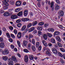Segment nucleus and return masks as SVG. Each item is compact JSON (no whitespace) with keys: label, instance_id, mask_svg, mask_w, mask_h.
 <instances>
[{"label":"nucleus","instance_id":"nucleus-1","mask_svg":"<svg viewBox=\"0 0 65 65\" xmlns=\"http://www.w3.org/2000/svg\"><path fill=\"white\" fill-rule=\"evenodd\" d=\"M9 2V0H4L3 1V4L6 5L4 7V9L5 10L8 9V6H9V4L7 2Z\"/></svg>","mask_w":65,"mask_h":65},{"label":"nucleus","instance_id":"nucleus-2","mask_svg":"<svg viewBox=\"0 0 65 65\" xmlns=\"http://www.w3.org/2000/svg\"><path fill=\"white\" fill-rule=\"evenodd\" d=\"M2 53L4 55H7L9 54V51L7 49H5L4 51L2 52Z\"/></svg>","mask_w":65,"mask_h":65},{"label":"nucleus","instance_id":"nucleus-3","mask_svg":"<svg viewBox=\"0 0 65 65\" xmlns=\"http://www.w3.org/2000/svg\"><path fill=\"white\" fill-rule=\"evenodd\" d=\"M8 61L9 62L8 65H13V61L12 59L11 58H9L8 59Z\"/></svg>","mask_w":65,"mask_h":65},{"label":"nucleus","instance_id":"nucleus-4","mask_svg":"<svg viewBox=\"0 0 65 65\" xmlns=\"http://www.w3.org/2000/svg\"><path fill=\"white\" fill-rule=\"evenodd\" d=\"M27 43L28 42L27 41H26L25 40H24L23 41L22 46L24 47H25V46H27Z\"/></svg>","mask_w":65,"mask_h":65},{"label":"nucleus","instance_id":"nucleus-5","mask_svg":"<svg viewBox=\"0 0 65 65\" xmlns=\"http://www.w3.org/2000/svg\"><path fill=\"white\" fill-rule=\"evenodd\" d=\"M22 4V2L21 1H18L16 3L15 5L17 6H19Z\"/></svg>","mask_w":65,"mask_h":65},{"label":"nucleus","instance_id":"nucleus-6","mask_svg":"<svg viewBox=\"0 0 65 65\" xmlns=\"http://www.w3.org/2000/svg\"><path fill=\"white\" fill-rule=\"evenodd\" d=\"M59 15L60 16H61V17L63 16V15H64V12L62 10H60L59 11Z\"/></svg>","mask_w":65,"mask_h":65},{"label":"nucleus","instance_id":"nucleus-7","mask_svg":"<svg viewBox=\"0 0 65 65\" xmlns=\"http://www.w3.org/2000/svg\"><path fill=\"white\" fill-rule=\"evenodd\" d=\"M12 61H13L14 62H15V63H17V62H18V61H17V59H16V58L14 56H12Z\"/></svg>","mask_w":65,"mask_h":65},{"label":"nucleus","instance_id":"nucleus-8","mask_svg":"<svg viewBox=\"0 0 65 65\" xmlns=\"http://www.w3.org/2000/svg\"><path fill=\"white\" fill-rule=\"evenodd\" d=\"M52 50L53 53H54L55 54H57V53H58V51H57V50H56V49L54 48H52Z\"/></svg>","mask_w":65,"mask_h":65},{"label":"nucleus","instance_id":"nucleus-9","mask_svg":"<svg viewBox=\"0 0 65 65\" xmlns=\"http://www.w3.org/2000/svg\"><path fill=\"white\" fill-rule=\"evenodd\" d=\"M51 7L52 8V11H53L54 10L55 7H54V2H52L51 3Z\"/></svg>","mask_w":65,"mask_h":65},{"label":"nucleus","instance_id":"nucleus-10","mask_svg":"<svg viewBox=\"0 0 65 65\" xmlns=\"http://www.w3.org/2000/svg\"><path fill=\"white\" fill-rule=\"evenodd\" d=\"M4 43L3 42H2L0 43V47L1 48H3L5 46Z\"/></svg>","mask_w":65,"mask_h":65},{"label":"nucleus","instance_id":"nucleus-11","mask_svg":"<svg viewBox=\"0 0 65 65\" xmlns=\"http://www.w3.org/2000/svg\"><path fill=\"white\" fill-rule=\"evenodd\" d=\"M11 18L12 19H15L18 18V16L15 15H13L11 16Z\"/></svg>","mask_w":65,"mask_h":65},{"label":"nucleus","instance_id":"nucleus-12","mask_svg":"<svg viewBox=\"0 0 65 65\" xmlns=\"http://www.w3.org/2000/svg\"><path fill=\"white\" fill-rule=\"evenodd\" d=\"M35 29V28L34 27H31L28 30V31L29 32H32L33 31L34 29Z\"/></svg>","mask_w":65,"mask_h":65},{"label":"nucleus","instance_id":"nucleus-13","mask_svg":"<svg viewBox=\"0 0 65 65\" xmlns=\"http://www.w3.org/2000/svg\"><path fill=\"white\" fill-rule=\"evenodd\" d=\"M17 15L19 17H22L23 16V11H21L19 12L17 14Z\"/></svg>","mask_w":65,"mask_h":65},{"label":"nucleus","instance_id":"nucleus-14","mask_svg":"<svg viewBox=\"0 0 65 65\" xmlns=\"http://www.w3.org/2000/svg\"><path fill=\"white\" fill-rule=\"evenodd\" d=\"M24 60L25 62H27L28 61V57L27 55L25 56L24 58Z\"/></svg>","mask_w":65,"mask_h":65},{"label":"nucleus","instance_id":"nucleus-15","mask_svg":"<svg viewBox=\"0 0 65 65\" xmlns=\"http://www.w3.org/2000/svg\"><path fill=\"white\" fill-rule=\"evenodd\" d=\"M42 42L43 44L45 46H47V43L46 42L44 41V40H43L42 41Z\"/></svg>","mask_w":65,"mask_h":65},{"label":"nucleus","instance_id":"nucleus-16","mask_svg":"<svg viewBox=\"0 0 65 65\" xmlns=\"http://www.w3.org/2000/svg\"><path fill=\"white\" fill-rule=\"evenodd\" d=\"M59 8H60V6L57 5H56L55 7V10H58L59 9Z\"/></svg>","mask_w":65,"mask_h":65},{"label":"nucleus","instance_id":"nucleus-17","mask_svg":"<svg viewBox=\"0 0 65 65\" xmlns=\"http://www.w3.org/2000/svg\"><path fill=\"white\" fill-rule=\"evenodd\" d=\"M9 13L8 12H5L4 14V16H5V17H7L9 16Z\"/></svg>","mask_w":65,"mask_h":65},{"label":"nucleus","instance_id":"nucleus-18","mask_svg":"<svg viewBox=\"0 0 65 65\" xmlns=\"http://www.w3.org/2000/svg\"><path fill=\"white\" fill-rule=\"evenodd\" d=\"M21 20L23 22H25V21H29V19L28 18H23L21 19Z\"/></svg>","mask_w":65,"mask_h":65},{"label":"nucleus","instance_id":"nucleus-19","mask_svg":"<svg viewBox=\"0 0 65 65\" xmlns=\"http://www.w3.org/2000/svg\"><path fill=\"white\" fill-rule=\"evenodd\" d=\"M60 33L58 31H55L54 33V35H59Z\"/></svg>","mask_w":65,"mask_h":65},{"label":"nucleus","instance_id":"nucleus-20","mask_svg":"<svg viewBox=\"0 0 65 65\" xmlns=\"http://www.w3.org/2000/svg\"><path fill=\"white\" fill-rule=\"evenodd\" d=\"M21 33L20 32H18L17 34V37L18 38H21Z\"/></svg>","mask_w":65,"mask_h":65},{"label":"nucleus","instance_id":"nucleus-21","mask_svg":"<svg viewBox=\"0 0 65 65\" xmlns=\"http://www.w3.org/2000/svg\"><path fill=\"white\" fill-rule=\"evenodd\" d=\"M29 59L31 60H33L34 59V58L33 57V56L32 55H30L29 56Z\"/></svg>","mask_w":65,"mask_h":65},{"label":"nucleus","instance_id":"nucleus-22","mask_svg":"<svg viewBox=\"0 0 65 65\" xmlns=\"http://www.w3.org/2000/svg\"><path fill=\"white\" fill-rule=\"evenodd\" d=\"M2 59L4 61H7L8 59V57L7 56H4L2 57Z\"/></svg>","mask_w":65,"mask_h":65},{"label":"nucleus","instance_id":"nucleus-23","mask_svg":"<svg viewBox=\"0 0 65 65\" xmlns=\"http://www.w3.org/2000/svg\"><path fill=\"white\" fill-rule=\"evenodd\" d=\"M43 37L45 40H47V36L46 34H44L43 35Z\"/></svg>","mask_w":65,"mask_h":65},{"label":"nucleus","instance_id":"nucleus-24","mask_svg":"<svg viewBox=\"0 0 65 65\" xmlns=\"http://www.w3.org/2000/svg\"><path fill=\"white\" fill-rule=\"evenodd\" d=\"M51 42H52V43H55L56 42V41H55V39L52 38L51 39Z\"/></svg>","mask_w":65,"mask_h":65},{"label":"nucleus","instance_id":"nucleus-25","mask_svg":"<svg viewBox=\"0 0 65 65\" xmlns=\"http://www.w3.org/2000/svg\"><path fill=\"white\" fill-rule=\"evenodd\" d=\"M31 44L29 43L27 45V48L28 50H30V48L31 47Z\"/></svg>","mask_w":65,"mask_h":65},{"label":"nucleus","instance_id":"nucleus-26","mask_svg":"<svg viewBox=\"0 0 65 65\" xmlns=\"http://www.w3.org/2000/svg\"><path fill=\"white\" fill-rule=\"evenodd\" d=\"M21 10V9L20 8H18L17 9H16L15 10V11L16 12H19Z\"/></svg>","mask_w":65,"mask_h":65},{"label":"nucleus","instance_id":"nucleus-27","mask_svg":"<svg viewBox=\"0 0 65 65\" xmlns=\"http://www.w3.org/2000/svg\"><path fill=\"white\" fill-rule=\"evenodd\" d=\"M37 24V22L36 21L32 23V25L33 26H35Z\"/></svg>","mask_w":65,"mask_h":65},{"label":"nucleus","instance_id":"nucleus-28","mask_svg":"<svg viewBox=\"0 0 65 65\" xmlns=\"http://www.w3.org/2000/svg\"><path fill=\"white\" fill-rule=\"evenodd\" d=\"M26 25H24V26L22 28H21V30L22 31H24V30H25V29H26Z\"/></svg>","mask_w":65,"mask_h":65},{"label":"nucleus","instance_id":"nucleus-29","mask_svg":"<svg viewBox=\"0 0 65 65\" xmlns=\"http://www.w3.org/2000/svg\"><path fill=\"white\" fill-rule=\"evenodd\" d=\"M32 48L33 51H35L36 50V48L33 45L31 46Z\"/></svg>","mask_w":65,"mask_h":65},{"label":"nucleus","instance_id":"nucleus-30","mask_svg":"<svg viewBox=\"0 0 65 65\" xmlns=\"http://www.w3.org/2000/svg\"><path fill=\"white\" fill-rule=\"evenodd\" d=\"M50 52L47 51L46 52V54L47 55H48V56H51V53H50Z\"/></svg>","mask_w":65,"mask_h":65},{"label":"nucleus","instance_id":"nucleus-31","mask_svg":"<svg viewBox=\"0 0 65 65\" xmlns=\"http://www.w3.org/2000/svg\"><path fill=\"white\" fill-rule=\"evenodd\" d=\"M60 61L61 63H62V64H63V63H64V60H63V59H62L60 58Z\"/></svg>","mask_w":65,"mask_h":65},{"label":"nucleus","instance_id":"nucleus-32","mask_svg":"<svg viewBox=\"0 0 65 65\" xmlns=\"http://www.w3.org/2000/svg\"><path fill=\"white\" fill-rule=\"evenodd\" d=\"M17 43H18V45L20 47H21V43H20V42L19 41H17Z\"/></svg>","mask_w":65,"mask_h":65},{"label":"nucleus","instance_id":"nucleus-33","mask_svg":"<svg viewBox=\"0 0 65 65\" xmlns=\"http://www.w3.org/2000/svg\"><path fill=\"white\" fill-rule=\"evenodd\" d=\"M44 24V23L41 22H40L39 23L38 25H39V26H41L42 25H43Z\"/></svg>","mask_w":65,"mask_h":65},{"label":"nucleus","instance_id":"nucleus-34","mask_svg":"<svg viewBox=\"0 0 65 65\" xmlns=\"http://www.w3.org/2000/svg\"><path fill=\"white\" fill-rule=\"evenodd\" d=\"M31 26H32V24L31 23H29L27 25V28H30Z\"/></svg>","mask_w":65,"mask_h":65},{"label":"nucleus","instance_id":"nucleus-35","mask_svg":"<svg viewBox=\"0 0 65 65\" xmlns=\"http://www.w3.org/2000/svg\"><path fill=\"white\" fill-rule=\"evenodd\" d=\"M47 36H48V37H52V36H53L52 34L50 33H47Z\"/></svg>","mask_w":65,"mask_h":65},{"label":"nucleus","instance_id":"nucleus-36","mask_svg":"<svg viewBox=\"0 0 65 65\" xmlns=\"http://www.w3.org/2000/svg\"><path fill=\"white\" fill-rule=\"evenodd\" d=\"M37 29L38 30H40V31H41V30H42V28L40 26H38V27Z\"/></svg>","mask_w":65,"mask_h":65},{"label":"nucleus","instance_id":"nucleus-37","mask_svg":"<svg viewBox=\"0 0 65 65\" xmlns=\"http://www.w3.org/2000/svg\"><path fill=\"white\" fill-rule=\"evenodd\" d=\"M33 35H32L29 34V39H30V38H32V37H33Z\"/></svg>","mask_w":65,"mask_h":65},{"label":"nucleus","instance_id":"nucleus-38","mask_svg":"<svg viewBox=\"0 0 65 65\" xmlns=\"http://www.w3.org/2000/svg\"><path fill=\"white\" fill-rule=\"evenodd\" d=\"M42 34V32L40 31H39L38 32V34L39 36H40Z\"/></svg>","mask_w":65,"mask_h":65},{"label":"nucleus","instance_id":"nucleus-39","mask_svg":"<svg viewBox=\"0 0 65 65\" xmlns=\"http://www.w3.org/2000/svg\"><path fill=\"white\" fill-rule=\"evenodd\" d=\"M39 43L38 42H37L36 45V47H38L39 46Z\"/></svg>","mask_w":65,"mask_h":65},{"label":"nucleus","instance_id":"nucleus-40","mask_svg":"<svg viewBox=\"0 0 65 65\" xmlns=\"http://www.w3.org/2000/svg\"><path fill=\"white\" fill-rule=\"evenodd\" d=\"M24 52L25 53H28L29 52V51L27 49H24L23 50Z\"/></svg>","mask_w":65,"mask_h":65},{"label":"nucleus","instance_id":"nucleus-41","mask_svg":"<svg viewBox=\"0 0 65 65\" xmlns=\"http://www.w3.org/2000/svg\"><path fill=\"white\" fill-rule=\"evenodd\" d=\"M58 54H59V56H60L61 57H63V55L60 52H59Z\"/></svg>","mask_w":65,"mask_h":65},{"label":"nucleus","instance_id":"nucleus-42","mask_svg":"<svg viewBox=\"0 0 65 65\" xmlns=\"http://www.w3.org/2000/svg\"><path fill=\"white\" fill-rule=\"evenodd\" d=\"M17 26L18 27H20L22 26V24L21 23H19L17 25Z\"/></svg>","mask_w":65,"mask_h":65},{"label":"nucleus","instance_id":"nucleus-43","mask_svg":"<svg viewBox=\"0 0 65 65\" xmlns=\"http://www.w3.org/2000/svg\"><path fill=\"white\" fill-rule=\"evenodd\" d=\"M11 37H12V38H14H14H15V36H14V35L12 34H11Z\"/></svg>","mask_w":65,"mask_h":65},{"label":"nucleus","instance_id":"nucleus-44","mask_svg":"<svg viewBox=\"0 0 65 65\" xmlns=\"http://www.w3.org/2000/svg\"><path fill=\"white\" fill-rule=\"evenodd\" d=\"M6 35L8 38H10V35H9V34L8 33H7L6 34Z\"/></svg>","mask_w":65,"mask_h":65},{"label":"nucleus","instance_id":"nucleus-45","mask_svg":"<svg viewBox=\"0 0 65 65\" xmlns=\"http://www.w3.org/2000/svg\"><path fill=\"white\" fill-rule=\"evenodd\" d=\"M35 40L34 39H32V43L33 44H34V45H35Z\"/></svg>","mask_w":65,"mask_h":65},{"label":"nucleus","instance_id":"nucleus-46","mask_svg":"<svg viewBox=\"0 0 65 65\" xmlns=\"http://www.w3.org/2000/svg\"><path fill=\"white\" fill-rule=\"evenodd\" d=\"M14 48V45H13L12 44H11V48H12V49H13Z\"/></svg>","mask_w":65,"mask_h":65},{"label":"nucleus","instance_id":"nucleus-47","mask_svg":"<svg viewBox=\"0 0 65 65\" xmlns=\"http://www.w3.org/2000/svg\"><path fill=\"white\" fill-rule=\"evenodd\" d=\"M21 21V20H20L18 19L17 20L16 22L17 23H20Z\"/></svg>","mask_w":65,"mask_h":65},{"label":"nucleus","instance_id":"nucleus-48","mask_svg":"<svg viewBox=\"0 0 65 65\" xmlns=\"http://www.w3.org/2000/svg\"><path fill=\"white\" fill-rule=\"evenodd\" d=\"M9 41L11 42H13V40L11 38L9 39Z\"/></svg>","mask_w":65,"mask_h":65},{"label":"nucleus","instance_id":"nucleus-49","mask_svg":"<svg viewBox=\"0 0 65 65\" xmlns=\"http://www.w3.org/2000/svg\"><path fill=\"white\" fill-rule=\"evenodd\" d=\"M14 32L15 34H17L18 33V32H17V30H14Z\"/></svg>","mask_w":65,"mask_h":65},{"label":"nucleus","instance_id":"nucleus-50","mask_svg":"<svg viewBox=\"0 0 65 65\" xmlns=\"http://www.w3.org/2000/svg\"><path fill=\"white\" fill-rule=\"evenodd\" d=\"M56 1L57 3H58V4H60V1H59L58 0H56Z\"/></svg>","mask_w":65,"mask_h":65},{"label":"nucleus","instance_id":"nucleus-51","mask_svg":"<svg viewBox=\"0 0 65 65\" xmlns=\"http://www.w3.org/2000/svg\"><path fill=\"white\" fill-rule=\"evenodd\" d=\"M11 5H13L14 4V1H12L11 2Z\"/></svg>","mask_w":65,"mask_h":65},{"label":"nucleus","instance_id":"nucleus-52","mask_svg":"<svg viewBox=\"0 0 65 65\" xmlns=\"http://www.w3.org/2000/svg\"><path fill=\"white\" fill-rule=\"evenodd\" d=\"M24 13H28V11L27 10H25L24 12Z\"/></svg>","mask_w":65,"mask_h":65},{"label":"nucleus","instance_id":"nucleus-53","mask_svg":"<svg viewBox=\"0 0 65 65\" xmlns=\"http://www.w3.org/2000/svg\"><path fill=\"white\" fill-rule=\"evenodd\" d=\"M3 39L2 38H0V42H3Z\"/></svg>","mask_w":65,"mask_h":65},{"label":"nucleus","instance_id":"nucleus-54","mask_svg":"<svg viewBox=\"0 0 65 65\" xmlns=\"http://www.w3.org/2000/svg\"><path fill=\"white\" fill-rule=\"evenodd\" d=\"M17 55H18V56L19 57V58H20V57H21V55L20 53H17Z\"/></svg>","mask_w":65,"mask_h":65},{"label":"nucleus","instance_id":"nucleus-55","mask_svg":"<svg viewBox=\"0 0 65 65\" xmlns=\"http://www.w3.org/2000/svg\"><path fill=\"white\" fill-rule=\"evenodd\" d=\"M30 15L31 17H33V13L32 12H31L30 13Z\"/></svg>","mask_w":65,"mask_h":65},{"label":"nucleus","instance_id":"nucleus-56","mask_svg":"<svg viewBox=\"0 0 65 65\" xmlns=\"http://www.w3.org/2000/svg\"><path fill=\"white\" fill-rule=\"evenodd\" d=\"M0 12H1V13H4V10H1L0 11Z\"/></svg>","mask_w":65,"mask_h":65},{"label":"nucleus","instance_id":"nucleus-57","mask_svg":"<svg viewBox=\"0 0 65 65\" xmlns=\"http://www.w3.org/2000/svg\"><path fill=\"white\" fill-rule=\"evenodd\" d=\"M41 49V46H40L39 47H38V50L39 51H40Z\"/></svg>","mask_w":65,"mask_h":65},{"label":"nucleus","instance_id":"nucleus-58","mask_svg":"<svg viewBox=\"0 0 65 65\" xmlns=\"http://www.w3.org/2000/svg\"><path fill=\"white\" fill-rule=\"evenodd\" d=\"M55 30L53 28H51V32H54Z\"/></svg>","mask_w":65,"mask_h":65},{"label":"nucleus","instance_id":"nucleus-59","mask_svg":"<svg viewBox=\"0 0 65 65\" xmlns=\"http://www.w3.org/2000/svg\"><path fill=\"white\" fill-rule=\"evenodd\" d=\"M48 25L47 24H46L44 25L45 27H48Z\"/></svg>","mask_w":65,"mask_h":65},{"label":"nucleus","instance_id":"nucleus-60","mask_svg":"<svg viewBox=\"0 0 65 65\" xmlns=\"http://www.w3.org/2000/svg\"><path fill=\"white\" fill-rule=\"evenodd\" d=\"M9 28L11 30H13V27H12L10 26L9 27Z\"/></svg>","mask_w":65,"mask_h":65},{"label":"nucleus","instance_id":"nucleus-61","mask_svg":"<svg viewBox=\"0 0 65 65\" xmlns=\"http://www.w3.org/2000/svg\"><path fill=\"white\" fill-rule=\"evenodd\" d=\"M24 14L25 16H27V15H28V13H24Z\"/></svg>","mask_w":65,"mask_h":65},{"label":"nucleus","instance_id":"nucleus-62","mask_svg":"<svg viewBox=\"0 0 65 65\" xmlns=\"http://www.w3.org/2000/svg\"><path fill=\"white\" fill-rule=\"evenodd\" d=\"M60 38L58 36H57L56 37V39L57 40L59 39Z\"/></svg>","mask_w":65,"mask_h":65},{"label":"nucleus","instance_id":"nucleus-63","mask_svg":"<svg viewBox=\"0 0 65 65\" xmlns=\"http://www.w3.org/2000/svg\"><path fill=\"white\" fill-rule=\"evenodd\" d=\"M14 51L15 52H17V51H18V50H17V48H15L14 49Z\"/></svg>","mask_w":65,"mask_h":65},{"label":"nucleus","instance_id":"nucleus-64","mask_svg":"<svg viewBox=\"0 0 65 65\" xmlns=\"http://www.w3.org/2000/svg\"><path fill=\"white\" fill-rule=\"evenodd\" d=\"M9 11L11 12L12 11V10H13V9L12 8V9H9Z\"/></svg>","mask_w":65,"mask_h":65}]
</instances>
